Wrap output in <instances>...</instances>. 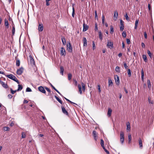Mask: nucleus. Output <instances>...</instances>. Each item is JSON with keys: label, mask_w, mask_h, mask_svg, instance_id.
<instances>
[{"label": "nucleus", "mask_w": 154, "mask_h": 154, "mask_svg": "<svg viewBox=\"0 0 154 154\" xmlns=\"http://www.w3.org/2000/svg\"><path fill=\"white\" fill-rule=\"evenodd\" d=\"M8 78L13 80L14 81L16 82L17 84H19L20 82L16 78V77L12 74H10L8 75H7L6 76Z\"/></svg>", "instance_id": "nucleus-1"}, {"label": "nucleus", "mask_w": 154, "mask_h": 154, "mask_svg": "<svg viewBox=\"0 0 154 154\" xmlns=\"http://www.w3.org/2000/svg\"><path fill=\"white\" fill-rule=\"evenodd\" d=\"M124 141V133L122 131H121L120 133V141L121 144H123Z\"/></svg>", "instance_id": "nucleus-2"}, {"label": "nucleus", "mask_w": 154, "mask_h": 154, "mask_svg": "<svg viewBox=\"0 0 154 154\" xmlns=\"http://www.w3.org/2000/svg\"><path fill=\"white\" fill-rule=\"evenodd\" d=\"M67 48L68 51L70 53H71L72 51V48L71 45L70 43L69 42L67 44Z\"/></svg>", "instance_id": "nucleus-3"}, {"label": "nucleus", "mask_w": 154, "mask_h": 154, "mask_svg": "<svg viewBox=\"0 0 154 154\" xmlns=\"http://www.w3.org/2000/svg\"><path fill=\"white\" fill-rule=\"evenodd\" d=\"M24 69L23 67H21L17 71V73L19 75H21L23 72Z\"/></svg>", "instance_id": "nucleus-4"}, {"label": "nucleus", "mask_w": 154, "mask_h": 154, "mask_svg": "<svg viewBox=\"0 0 154 154\" xmlns=\"http://www.w3.org/2000/svg\"><path fill=\"white\" fill-rule=\"evenodd\" d=\"M61 107L63 113L65 115L69 116V114L68 112L66 110L64 107L63 106H62Z\"/></svg>", "instance_id": "nucleus-5"}, {"label": "nucleus", "mask_w": 154, "mask_h": 154, "mask_svg": "<svg viewBox=\"0 0 154 154\" xmlns=\"http://www.w3.org/2000/svg\"><path fill=\"white\" fill-rule=\"evenodd\" d=\"M107 46L110 48H112L113 47V43L112 42L108 41L107 42Z\"/></svg>", "instance_id": "nucleus-6"}, {"label": "nucleus", "mask_w": 154, "mask_h": 154, "mask_svg": "<svg viewBox=\"0 0 154 154\" xmlns=\"http://www.w3.org/2000/svg\"><path fill=\"white\" fill-rule=\"evenodd\" d=\"M38 90L41 92L45 94L46 93V91L44 88L42 86H40L38 87Z\"/></svg>", "instance_id": "nucleus-7"}, {"label": "nucleus", "mask_w": 154, "mask_h": 154, "mask_svg": "<svg viewBox=\"0 0 154 154\" xmlns=\"http://www.w3.org/2000/svg\"><path fill=\"white\" fill-rule=\"evenodd\" d=\"M88 28V26L86 24H85V22H84L83 24V32H85L86 31Z\"/></svg>", "instance_id": "nucleus-8"}, {"label": "nucleus", "mask_w": 154, "mask_h": 154, "mask_svg": "<svg viewBox=\"0 0 154 154\" xmlns=\"http://www.w3.org/2000/svg\"><path fill=\"white\" fill-rule=\"evenodd\" d=\"M43 29V26L42 23L39 24L38 27V30L39 32H42Z\"/></svg>", "instance_id": "nucleus-9"}, {"label": "nucleus", "mask_w": 154, "mask_h": 154, "mask_svg": "<svg viewBox=\"0 0 154 154\" xmlns=\"http://www.w3.org/2000/svg\"><path fill=\"white\" fill-rule=\"evenodd\" d=\"M120 23L121 25L120 27V30L121 31H122L123 30L124 26L123 24V21L122 20H120Z\"/></svg>", "instance_id": "nucleus-10"}, {"label": "nucleus", "mask_w": 154, "mask_h": 154, "mask_svg": "<svg viewBox=\"0 0 154 154\" xmlns=\"http://www.w3.org/2000/svg\"><path fill=\"white\" fill-rule=\"evenodd\" d=\"M0 83L4 88H8V86L7 84L3 82L0 79Z\"/></svg>", "instance_id": "nucleus-11"}, {"label": "nucleus", "mask_w": 154, "mask_h": 154, "mask_svg": "<svg viewBox=\"0 0 154 154\" xmlns=\"http://www.w3.org/2000/svg\"><path fill=\"white\" fill-rule=\"evenodd\" d=\"M60 54L62 55L65 56L66 55V51L65 48L62 47L60 51Z\"/></svg>", "instance_id": "nucleus-12"}, {"label": "nucleus", "mask_w": 154, "mask_h": 154, "mask_svg": "<svg viewBox=\"0 0 154 154\" xmlns=\"http://www.w3.org/2000/svg\"><path fill=\"white\" fill-rule=\"evenodd\" d=\"M93 134L95 140H97V133L95 131H93Z\"/></svg>", "instance_id": "nucleus-13"}, {"label": "nucleus", "mask_w": 154, "mask_h": 154, "mask_svg": "<svg viewBox=\"0 0 154 154\" xmlns=\"http://www.w3.org/2000/svg\"><path fill=\"white\" fill-rule=\"evenodd\" d=\"M5 25L6 28H9V23L6 19H5Z\"/></svg>", "instance_id": "nucleus-14"}, {"label": "nucleus", "mask_w": 154, "mask_h": 154, "mask_svg": "<svg viewBox=\"0 0 154 154\" xmlns=\"http://www.w3.org/2000/svg\"><path fill=\"white\" fill-rule=\"evenodd\" d=\"M118 16V13L117 11H115L114 15V20H116Z\"/></svg>", "instance_id": "nucleus-15"}, {"label": "nucleus", "mask_w": 154, "mask_h": 154, "mask_svg": "<svg viewBox=\"0 0 154 154\" xmlns=\"http://www.w3.org/2000/svg\"><path fill=\"white\" fill-rule=\"evenodd\" d=\"M117 78L116 79V77H115V79L117 85H119V77L117 75H116Z\"/></svg>", "instance_id": "nucleus-16"}, {"label": "nucleus", "mask_w": 154, "mask_h": 154, "mask_svg": "<svg viewBox=\"0 0 154 154\" xmlns=\"http://www.w3.org/2000/svg\"><path fill=\"white\" fill-rule=\"evenodd\" d=\"M131 127L130 124L129 122H128L127 123V130L128 131H130Z\"/></svg>", "instance_id": "nucleus-17"}, {"label": "nucleus", "mask_w": 154, "mask_h": 154, "mask_svg": "<svg viewBox=\"0 0 154 154\" xmlns=\"http://www.w3.org/2000/svg\"><path fill=\"white\" fill-rule=\"evenodd\" d=\"M78 86L79 88V92L81 94H82V86L81 85L78 84Z\"/></svg>", "instance_id": "nucleus-18"}, {"label": "nucleus", "mask_w": 154, "mask_h": 154, "mask_svg": "<svg viewBox=\"0 0 154 154\" xmlns=\"http://www.w3.org/2000/svg\"><path fill=\"white\" fill-rule=\"evenodd\" d=\"M83 46H86L87 45V39L85 37L83 38Z\"/></svg>", "instance_id": "nucleus-19"}, {"label": "nucleus", "mask_w": 154, "mask_h": 154, "mask_svg": "<svg viewBox=\"0 0 154 154\" xmlns=\"http://www.w3.org/2000/svg\"><path fill=\"white\" fill-rule=\"evenodd\" d=\"M139 143L140 146V147L141 148H142L143 147V145L142 143V141L141 139L140 138L139 139Z\"/></svg>", "instance_id": "nucleus-20"}, {"label": "nucleus", "mask_w": 154, "mask_h": 154, "mask_svg": "<svg viewBox=\"0 0 154 154\" xmlns=\"http://www.w3.org/2000/svg\"><path fill=\"white\" fill-rule=\"evenodd\" d=\"M112 110L110 108L108 109L107 112V115L109 116H110L112 114Z\"/></svg>", "instance_id": "nucleus-21"}, {"label": "nucleus", "mask_w": 154, "mask_h": 154, "mask_svg": "<svg viewBox=\"0 0 154 154\" xmlns=\"http://www.w3.org/2000/svg\"><path fill=\"white\" fill-rule=\"evenodd\" d=\"M99 35L100 39L101 41L103 39V36L101 31L99 32Z\"/></svg>", "instance_id": "nucleus-22"}, {"label": "nucleus", "mask_w": 154, "mask_h": 154, "mask_svg": "<svg viewBox=\"0 0 154 154\" xmlns=\"http://www.w3.org/2000/svg\"><path fill=\"white\" fill-rule=\"evenodd\" d=\"M139 20H136L135 22V25L134 26V29H137V25L138 24Z\"/></svg>", "instance_id": "nucleus-23"}, {"label": "nucleus", "mask_w": 154, "mask_h": 154, "mask_svg": "<svg viewBox=\"0 0 154 154\" xmlns=\"http://www.w3.org/2000/svg\"><path fill=\"white\" fill-rule=\"evenodd\" d=\"M29 57L30 58L31 63L32 64H34L35 63V61L32 57L31 55H30Z\"/></svg>", "instance_id": "nucleus-24"}, {"label": "nucleus", "mask_w": 154, "mask_h": 154, "mask_svg": "<svg viewBox=\"0 0 154 154\" xmlns=\"http://www.w3.org/2000/svg\"><path fill=\"white\" fill-rule=\"evenodd\" d=\"M45 89L48 92V94L47 95V96H49L50 95L51 93V91L50 89L47 87H45Z\"/></svg>", "instance_id": "nucleus-25"}, {"label": "nucleus", "mask_w": 154, "mask_h": 154, "mask_svg": "<svg viewBox=\"0 0 154 154\" xmlns=\"http://www.w3.org/2000/svg\"><path fill=\"white\" fill-rule=\"evenodd\" d=\"M61 40H62V41L63 43V45H65L66 44L65 38L64 37H62L61 38Z\"/></svg>", "instance_id": "nucleus-26"}, {"label": "nucleus", "mask_w": 154, "mask_h": 154, "mask_svg": "<svg viewBox=\"0 0 154 154\" xmlns=\"http://www.w3.org/2000/svg\"><path fill=\"white\" fill-rule=\"evenodd\" d=\"M23 89V87L21 85H18V88L17 90V91H20Z\"/></svg>", "instance_id": "nucleus-27"}, {"label": "nucleus", "mask_w": 154, "mask_h": 154, "mask_svg": "<svg viewBox=\"0 0 154 154\" xmlns=\"http://www.w3.org/2000/svg\"><path fill=\"white\" fill-rule=\"evenodd\" d=\"M143 58L145 62L147 61V59L146 55L143 54Z\"/></svg>", "instance_id": "nucleus-28"}, {"label": "nucleus", "mask_w": 154, "mask_h": 154, "mask_svg": "<svg viewBox=\"0 0 154 154\" xmlns=\"http://www.w3.org/2000/svg\"><path fill=\"white\" fill-rule=\"evenodd\" d=\"M54 97L56 99V100L61 104H62V101L58 97H57L56 96H55Z\"/></svg>", "instance_id": "nucleus-29"}, {"label": "nucleus", "mask_w": 154, "mask_h": 154, "mask_svg": "<svg viewBox=\"0 0 154 154\" xmlns=\"http://www.w3.org/2000/svg\"><path fill=\"white\" fill-rule=\"evenodd\" d=\"M60 73L62 75H63V72L64 69L62 66L60 67Z\"/></svg>", "instance_id": "nucleus-30"}, {"label": "nucleus", "mask_w": 154, "mask_h": 154, "mask_svg": "<svg viewBox=\"0 0 154 154\" xmlns=\"http://www.w3.org/2000/svg\"><path fill=\"white\" fill-rule=\"evenodd\" d=\"M2 129L5 131H9L10 128L8 127H3Z\"/></svg>", "instance_id": "nucleus-31"}, {"label": "nucleus", "mask_w": 154, "mask_h": 154, "mask_svg": "<svg viewBox=\"0 0 154 154\" xmlns=\"http://www.w3.org/2000/svg\"><path fill=\"white\" fill-rule=\"evenodd\" d=\"M148 87L149 89L151 87V82L149 79L147 80Z\"/></svg>", "instance_id": "nucleus-32"}, {"label": "nucleus", "mask_w": 154, "mask_h": 154, "mask_svg": "<svg viewBox=\"0 0 154 154\" xmlns=\"http://www.w3.org/2000/svg\"><path fill=\"white\" fill-rule=\"evenodd\" d=\"M14 26L13 27H12V35H13L15 34V28L14 27V24H13Z\"/></svg>", "instance_id": "nucleus-33"}, {"label": "nucleus", "mask_w": 154, "mask_h": 154, "mask_svg": "<svg viewBox=\"0 0 154 154\" xmlns=\"http://www.w3.org/2000/svg\"><path fill=\"white\" fill-rule=\"evenodd\" d=\"M128 143H131V134L128 135Z\"/></svg>", "instance_id": "nucleus-34"}, {"label": "nucleus", "mask_w": 154, "mask_h": 154, "mask_svg": "<svg viewBox=\"0 0 154 154\" xmlns=\"http://www.w3.org/2000/svg\"><path fill=\"white\" fill-rule=\"evenodd\" d=\"M108 83H109V86H111L112 84L113 83L112 82V80L111 79H109V81H108Z\"/></svg>", "instance_id": "nucleus-35"}, {"label": "nucleus", "mask_w": 154, "mask_h": 154, "mask_svg": "<svg viewBox=\"0 0 154 154\" xmlns=\"http://www.w3.org/2000/svg\"><path fill=\"white\" fill-rule=\"evenodd\" d=\"M82 90L83 91H85V85L84 83H82Z\"/></svg>", "instance_id": "nucleus-36"}, {"label": "nucleus", "mask_w": 154, "mask_h": 154, "mask_svg": "<svg viewBox=\"0 0 154 154\" xmlns=\"http://www.w3.org/2000/svg\"><path fill=\"white\" fill-rule=\"evenodd\" d=\"M141 77L142 80H143V77H144V72L143 69H142L141 71Z\"/></svg>", "instance_id": "nucleus-37"}, {"label": "nucleus", "mask_w": 154, "mask_h": 154, "mask_svg": "<svg viewBox=\"0 0 154 154\" xmlns=\"http://www.w3.org/2000/svg\"><path fill=\"white\" fill-rule=\"evenodd\" d=\"M20 65V61L19 60H16V65L17 66H19Z\"/></svg>", "instance_id": "nucleus-38"}, {"label": "nucleus", "mask_w": 154, "mask_h": 154, "mask_svg": "<svg viewBox=\"0 0 154 154\" xmlns=\"http://www.w3.org/2000/svg\"><path fill=\"white\" fill-rule=\"evenodd\" d=\"M68 79L69 80H70L72 77V75L71 73H69L68 74Z\"/></svg>", "instance_id": "nucleus-39"}, {"label": "nucleus", "mask_w": 154, "mask_h": 154, "mask_svg": "<svg viewBox=\"0 0 154 154\" xmlns=\"http://www.w3.org/2000/svg\"><path fill=\"white\" fill-rule=\"evenodd\" d=\"M110 33L111 34H112L114 32V29L113 28L112 26H110Z\"/></svg>", "instance_id": "nucleus-40"}, {"label": "nucleus", "mask_w": 154, "mask_h": 154, "mask_svg": "<svg viewBox=\"0 0 154 154\" xmlns=\"http://www.w3.org/2000/svg\"><path fill=\"white\" fill-rule=\"evenodd\" d=\"M116 71L117 72H120V67L119 66H117L116 67L115 69Z\"/></svg>", "instance_id": "nucleus-41"}, {"label": "nucleus", "mask_w": 154, "mask_h": 154, "mask_svg": "<svg viewBox=\"0 0 154 154\" xmlns=\"http://www.w3.org/2000/svg\"><path fill=\"white\" fill-rule=\"evenodd\" d=\"M26 137V134L24 132H22V137H21L22 138H25Z\"/></svg>", "instance_id": "nucleus-42"}, {"label": "nucleus", "mask_w": 154, "mask_h": 154, "mask_svg": "<svg viewBox=\"0 0 154 154\" xmlns=\"http://www.w3.org/2000/svg\"><path fill=\"white\" fill-rule=\"evenodd\" d=\"M102 147L106 152L108 154H109V152L105 149L104 146H102Z\"/></svg>", "instance_id": "nucleus-43"}, {"label": "nucleus", "mask_w": 154, "mask_h": 154, "mask_svg": "<svg viewBox=\"0 0 154 154\" xmlns=\"http://www.w3.org/2000/svg\"><path fill=\"white\" fill-rule=\"evenodd\" d=\"M65 98L66 100H67V101L73 104H75L76 105H77V104L76 103L72 102L71 101H70L69 100V99L66 98L65 97Z\"/></svg>", "instance_id": "nucleus-44"}, {"label": "nucleus", "mask_w": 154, "mask_h": 154, "mask_svg": "<svg viewBox=\"0 0 154 154\" xmlns=\"http://www.w3.org/2000/svg\"><path fill=\"white\" fill-rule=\"evenodd\" d=\"M128 76L129 77H131V70L130 69H128Z\"/></svg>", "instance_id": "nucleus-45"}, {"label": "nucleus", "mask_w": 154, "mask_h": 154, "mask_svg": "<svg viewBox=\"0 0 154 154\" xmlns=\"http://www.w3.org/2000/svg\"><path fill=\"white\" fill-rule=\"evenodd\" d=\"M148 101L149 103H151L152 104H153V101L152 100H151V98L150 97H148Z\"/></svg>", "instance_id": "nucleus-46"}, {"label": "nucleus", "mask_w": 154, "mask_h": 154, "mask_svg": "<svg viewBox=\"0 0 154 154\" xmlns=\"http://www.w3.org/2000/svg\"><path fill=\"white\" fill-rule=\"evenodd\" d=\"M10 90H11V93L12 94H14L15 92H16L17 91V90H15V91H14L11 88L10 89Z\"/></svg>", "instance_id": "nucleus-47"}, {"label": "nucleus", "mask_w": 154, "mask_h": 154, "mask_svg": "<svg viewBox=\"0 0 154 154\" xmlns=\"http://www.w3.org/2000/svg\"><path fill=\"white\" fill-rule=\"evenodd\" d=\"M104 142L103 139H101L100 140V144L102 147L104 146Z\"/></svg>", "instance_id": "nucleus-48"}, {"label": "nucleus", "mask_w": 154, "mask_h": 154, "mask_svg": "<svg viewBox=\"0 0 154 154\" xmlns=\"http://www.w3.org/2000/svg\"><path fill=\"white\" fill-rule=\"evenodd\" d=\"M147 53L148 54L149 57L150 58H151L152 54H151V52H150V51L149 50H148L147 51Z\"/></svg>", "instance_id": "nucleus-49"}, {"label": "nucleus", "mask_w": 154, "mask_h": 154, "mask_svg": "<svg viewBox=\"0 0 154 154\" xmlns=\"http://www.w3.org/2000/svg\"><path fill=\"white\" fill-rule=\"evenodd\" d=\"M104 20L105 17L103 15L102 16V23L103 24H104Z\"/></svg>", "instance_id": "nucleus-50"}, {"label": "nucleus", "mask_w": 154, "mask_h": 154, "mask_svg": "<svg viewBox=\"0 0 154 154\" xmlns=\"http://www.w3.org/2000/svg\"><path fill=\"white\" fill-rule=\"evenodd\" d=\"M26 92H31L32 91V90L30 88L27 87L26 89Z\"/></svg>", "instance_id": "nucleus-51"}, {"label": "nucleus", "mask_w": 154, "mask_h": 154, "mask_svg": "<svg viewBox=\"0 0 154 154\" xmlns=\"http://www.w3.org/2000/svg\"><path fill=\"white\" fill-rule=\"evenodd\" d=\"M74 14H75V10L73 7L72 8V16L73 17H74Z\"/></svg>", "instance_id": "nucleus-52"}, {"label": "nucleus", "mask_w": 154, "mask_h": 154, "mask_svg": "<svg viewBox=\"0 0 154 154\" xmlns=\"http://www.w3.org/2000/svg\"><path fill=\"white\" fill-rule=\"evenodd\" d=\"M122 36L124 38L126 37V33L125 32H123L122 33Z\"/></svg>", "instance_id": "nucleus-53"}, {"label": "nucleus", "mask_w": 154, "mask_h": 154, "mask_svg": "<svg viewBox=\"0 0 154 154\" xmlns=\"http://www.w3.org/2000/svg\"><path fill=\"white\" fill-rule=\"evenodd\" d=\"M95 30L96 31L98 30L97 25V23H95Z\"/></svg>", "instance_id": "nucleus-54"}, {"label": "nucleus", "mask_w": 154, "mask_h": 154, "mask_svg": "<svg viewBox=\"0 0 154 154\" xmlns=\"http://www.w3.org/2000/svg\"><path fill=\"white\" fill-rule=\"evenodd\" d=\"M98 87V91L99 93H100L101 90L100 89V85H98L97 86Z\"/></svg>", "instance_id": "nucleus-55"}, {"label": "nucleus", "mask_w": 154, "mask_h": 154, "mask_svg": "<svg viewBox=\"0 0 154 154\" xmlns=\"http://www.w3.org/2000/svg\"><path fill=\"white\" fill-rule=\"evenodd\" d=\"M93 49L94 50L95 48V44L94 41L92 42Z\"/></svg>", "instance_id": "nucleus-56"}, {"label": "nucleus", "mask_w": 154, "mask_h": 154, "mask_svg": "<svg viewBox=\"0 0 154 154\" xmlns=\"http://www.w3.org/2000/svg\"><path fill=\"white\" fill-rule=\"evenodd\" d=\"M95 18L97 19L98 17H97V11H95Z\"/></svg>", "instance_id": "nucleus-57"}, {"label": "nucleus", "mask_w": 154, "mask_h": 154, "mask_svg": "<svg viewBox=\"0 0 154 154\" xmlns=\"http://www.w3.org/2000/svg\"><path fill=\"white\" fill-rule=\"evenodd\" d=\"M126 42L128 44H130V41L129 39L127 38L126 39Z\"/></svg>", "instance_id": "nucleus-58"}, {"label": "nucleus", "mask_w": 154, "mask_h": 154, "mask_svg": "<svg viewBox=\"0 0 154 154\" xmlns=\"http://www.w3.org/2000/svg\"><path fill=\"white\" fill-rule=\"evenodd\" d=\"M124 67L125 68V69H127L128 67V66L127 65V64H126V63H124Z\"/></svg>", "instance_id": "nucleus-59"}, {"label": "nucleus", "mask_w": 154, "mask_h": 154, "mask_svg": "<svg viewBox=\"0 0 154 154\" xmlns=\"http://www.w3.org/2000/svg\"><path fill=\"white\" fill-rule=\"evenodd\" d=\"M144 36L145 38L146 39L147 38V35L146 32H145L144 33Z\"/></svg>", "instance_id": "nucleus-60"}, {"label": "nucleus", "mask_w": 154, "mask_h": 154, "mask_svg": "<svg viewBox=\"0 0 154 154\" xmlns=\"http://www.w3.org/2000/svg\"><path fill=\"white\" fill-rule=\"evenodd\" d=\"M125 17L127 20H129V17L127 14H125Z\"/></svg>", "instance_id": "nucleus-61"}, {"label": "nucleus", "mask_w": 154, "mask_h": 154, "mask_svg": "<svg viewBox=\"0 0 154 154\" xmlns=\"http://www.w3.org/2000/svg\"><path fill=\"white\" fill-rule=\"evenodd\" d=\"M74 81L75 82L74 85L75 86H77V82L75 80H74Z\"/></svg>", "instance_id": "nucleus-62"}, {"label": "nucleus", "mask_w": 154, "mask_h": 154, "mask_svg": "<svg viewBox=\"0 0 154 154\" xmlns=\"http://www.w3.org/2000/svg\"><path fill=\"white\" fill-rule=\"evenodd\" d=\"M8 97L9 99H11L12 97V96L10 94H9L8 95Z\"/></svg>", "instance_id": "nucleus-63"}, {"label": "nucleus", "mask_w": 154, "mask_h": 154, "mask_svg": "<svg viewBox=\"0 0 154 154\" xmlns=\"http://www.w3.org/2000/svg\"><path fill=\"white\" fill-rule=\"evenodd\" d=\"M141 46L142 48H145V45L143 43H142L141 44Z\"/></svg>", "instance_id": "nucleus-64"}]
</instances>
